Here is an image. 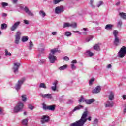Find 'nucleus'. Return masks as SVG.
<instances>
[{"instance_id": "nucleus-14", "label": "nucleus", "mask_w": 126, "mask_h": 126, "mask_svg": "<svg viewBox=\"0 0 126 126\" xmlns=\"http://www.w3.org/2000/svg\"><path fill=\"white\" fill-rule=\"evenodd\" d=\"M64 8L63 6L56 7L55 8V13L57 14L63 12Z\"/></svg>"}, {"instance_id": "nucleus-18", "label": "nucleus", "mask_w": 126, "mask_h": 126, "mask_svg": "<svg viewBox=\"0 0 126 126\" xmlns=\"http://www.w3.org/2000/svg\"><path fill=\"white\" fill-rule=\"evenodd\" d=\"M24 10L26 12V13H27L28 15H30L31 16H33V13L31 12L30 10H29V9L27 7H25L24 8Z\"/></svg>"}, {"instance_id": "nucleus-63", "label": "nucleus", "mask_w": 126, "mask_h": 126, "mask_svg": "<svg viewBox=\"0 0 126 126\" xmlns=\"http://www.w3.org/2000/svg\"><path fill=\"white\" fill-rule=\"evenodd\" d=\"M83 35H86V32H83Z\"/></svg>"}, {"instance_id": "nucleus-47", "label": "nucleus", "mask_w": 126, "mask_h": 126, "mask_svg": "<svg viewBox=\"0 0 126 126\" xmlns=\"http://www.w3.org/2000/svg\"><path fill=\"white\" fill-rule=\"evenodd\" d=\"M92 39H93V36H91L90 38H87L86 39V42H89V41H91V40H92Z\"/></svg>"}, {"instance_id": "nucleus-24", "label": "nucleus", "mask_w": 126, "mask_h": 126, "mask_svg": "<svg viewBox=\"0 0 126 126\" xmlns=\"http://www.w3.org/2000/svg\"><path fill=\"white\" fill-rule=\"evenodd\" d=\"M93 48L94 50H95V51H100V43L94 45Z\"/></svg>"}, {"instance_id": "nucleus-3", "label": "nucleus", "mask_w": 126, "mask_h": 126, "mask_svg": "<svg viewBox=\"0 0 126 126\" xmlns=\"http://www.w3.org/2000/svg\"><path fill=\"white\" fill-rule=\"evenodd\" d=\"M24 81H25V78H22L20 80H18L17 83L15 86V89H16L17 91H19V90H20L21 86L22 84H23V83H24Z\"/></svg>"}, {"instance_id": "nucleus-10", "label": "nucleus", "mask_w": 126, "mask_h": 126, "mask_svg": "<svg viewBox=\"0 0 126 126\" xmlns=\"http://www.w3.org/2000/svg\"><path fill=\"white\" fill-rule=\"evenodd\" d=\"M48 59L51 63H54L57 61V57L55 56V55L53 54H49Z\"/></svg>"}, {"instance_id": "nucleus-45", "label": "nucleus", "mask_w": 126, "mask_h": 126, "mask_svg": "<svg viewBox=\"0 0 126 126\" xmlns=\"http://www.w3.org/2000/svg\"><path fill=\"white\" fill-rule=\"evenodd\" d=\"M1 4L3 7H4L5 6H7V5H8V3L6 2H2Z\"/></svg>"}, {"instance_id": "nucleus-26", "label": "nucleus", "mask_w": 126, "mask_h": 126, "mask_svg": "<svg viewBox=\"0 0 126 126\" xmlns=\"http://www.w3.org/2000/svg\"><path fill=\"white\" fill-rule=\"evenodd\" d=\"M39 88H43V89H47V86L46 84L41 83L39 84Z\"/></svg>"}, {"instance_id": "nucleus-40", "label": "nucleus", "mask_w": 126, "mask_h": 126, "mask_svg": "<svg viewBox=\"0 0 126 126\" xmlns=\"http://www.w3.org/2000/svg\"><path fill=\"white\" fill-rule=\"evenodd\" d=\"M94 81H95V79H94V78L91 79L89 81V85H92V84Z\"/></svg>"}, {"instance_id": "nucleus-36", "label": "nucleus", "mask_w": 126, "mask_h": 126, "mask_svg": "<svg viewBox=\"0 0 126 126\" xmlns=\"http://www.w3.org/2000/svg\"><path fill=\"white\" fill-rule=\"evenodd\" d=\"M46 63L45 59H41L39 61L38 63H39V64L41 65V64H44V63Z\"/></svg>"}, {"instance_id": "nucleus-38", "label": "nucleus", "mask_w": 126, "mask_h": 126, "mask_svg": "<svg viewBox=\"0 0 126 126\" xmlns=\"http://www.w3.org/2000/svg\"><path fill=\"white\" fill-rule=\"evenodd\" d=\"M86 54L88 55L89 57H92V56H93V53L89 50L86 51Z\"/></svg>"}, {"instance_id": "nucleus-20", "label": "nucleus", "mask_w": 126, "mask_h": 126, "mask_svg": "<svg viewBox=\"0 0 126 126\" xmlns=\"http://www.w3.org/2000/svg\"><path fill=\"white\" fill-rule=\"evenodd\" d=\"M80 109H83V106L81 105H79L75 107L74 108L72 111V112H75L76 111H78V110H80Z\"/></svg>"}, {"instance_id": "nucleus-22", "label": "nucleus", "mask_w": 126, "mask_h": 126, "mask_svg": "<svg viewBox=\"0 0 126 126\" xmlns=\"http://www.w3.org/2000/svg\"><path fill=\"white\" fill-rule=\"evenodd\" d=\"M51 53L49 54L55 55L56 53H61V50H58V48H54L51 50Z\"/></svg>"}, {"instance_id": "nucleus-53", "label": "nucleus", "mask_w": 126, "mask_h": 126, "mask_svg": "<svg viewBox=\"0 0 126 126\" xmlns=\"http://www.w3.org/2000/svg\"><path fill=\"white\" fill-rule=\"evenodd\" d=\"M124 114H126V104L125 105V108H124Z\"/></svg>"}, {"instance_id": "nucleus-58", "label": "nucleus", "mask_w": 126, "mask_h": 126, "mask_svg": "<svg viewBox=\"0 0 126 126\" xmlns=\"http://www.w3.org/2000/svg\"><path fill=\"white\" fill-rule=\"evenodd\" d=\"M18 1V0H13V3H16V2H17Z\"/></svg>"}, {"instance_id": "nucleus-15", "label": "nucleus", "mask_w": 126, "mask_h": 126, "mask_svg": "<svg viewBox=\"0 0 126 126\" xmlns=\"http://www.w3.org/2000/svg\"><path fill=\"white\" fill-rule=\"evenodd\" d=\"M20 24V21H18L14 24V25L11 27L10 29L11 31H14L19 26Z\"/></svg>"}, {"instance_id": "nucleus-35", "label": "nucleus", "mask_w": 126, "mask_h": 126, "mask_svg": "<svg viewBox=\"0 0 126 126\" xmlns=\"http://www.w3.org/2000/svg\"><path fill=\"white\" fill-rule=\"evenodd\" d=\"M28 41V37L26 36H24L22 38V41L23 42H27Z\"/></svg>"}, {"instance_id": "nucleus-50", "label": "nucleus", "mask_w": 126, "mask_h": 126, "mask_svg": "<svg viewBox=\"0 0 126 126\" xmlns=\"http://www.w3.org/2000/svg\"><path fill=\"white\" fill-rule=\"evenodd\" d=\"M63 60H64V61H69V58H68L67 56H65L63 57Z\"/></svg>"}, {"instance_id": "nucleus-46", "label": "nucleus", "mask_w": 126, "mask_h": 126, "mask_svg": "<svg viewBox=\"0 0 126 126\" xmlns=\"http://www.w3.org/2000/svg\"><path fill=\"white\" fill-rule=\"evenodd\" d=\"M122 24H123V22H122V21L119 20L118 22V26L121 27V26H122Z\"/></svg>"}, {"instance_id": "nucleus-16", "label": "nucleus", "mask_w": 126, "mask_h": 126, "mask_svg": "<svg viewBox=\"0 0 126 126\" xmlns=\"http://www.w3.org/2000/svg\"><path fill=\"white\" fill-rule=\"evenodd\" d=\"M105 105L106 108H110L114 106V102L112 100H108L105 103Z\"/></svg>"}, {"instance_id": "nucleus-32", "label": "nucleus", "mask_w": 126, "mask_h": 126, "mask_svg": "<svg viewBox=\"0 0 126 126\" xmlns=\"http://www.w3.org/2000/svg\"><path fill=\"white\" fill-rule=\"evenodd\" d=\"M98 122H99V121L97 118L94 119L93 123V126H98Z\"/></svg>"}, {"instance_id": "nucleus-42", "label": "nucleus", "mask_w": 126, "mask_h": 126, "mask_svg": "<svg viewBox=\"0 0 126 126\" xmlns=\"http://www.w3.org/2000/svg\"><path fill=\"white\" fill-rule=\"evenodd\" d=\"M72 103H73V100L72 99H69L68 100L66 104H72Z\"/></svg>"}, {"instance_id": "nucleus-49", "label": "nucleus", "mask_w": 126, "mask_h": 126, "mask_svg": "<svg viewBox=\"0 0 126 126\" xmlns=\"http://www.w3.org/2000/svg\"><path fill=\"white\" fill-rule=\"evenodd\" d=\"M102 4H103V1H100L99 2V4H97V7H100V5H102Z\"/></svg>"}, {"instance_id": "nucleus-25", "label": "nucleus", "mask_w": 126, "mask_h": 126, "mask_svg": "<svg viewBox=\"0 0 126 126\" xmlns=\"http://www.w3.org/2000/svg\"><path fill=\"white\" fill-rule=\"evenodd\" d=\"M57 84H58V82H54L53 83V86L51 87V89L52 90H53V91H56V90H57Z\"/></svg>"}, {"instance_id": "nucleus-28", "label": "nucleus", "mask_w": 126, "mask_h": 126, "mask_svg": "<svg viewBox=\"0 0 126 126\" xmlns=\"http://www.w3.org/2000/svg\"><path fill=\"white\" fill-rule=\"evenodd\" d=\"M119 15L121 16V18L123 19H126V14L125 13H120Z\"/></svg>"}, {"instance_id": "nucleus-8", "label": "nucleus", "mask_w": 126, "mask_h": 126, "mask_svg": "<svg viewBox=\"0 0 126 126\" xmlns=\"http://www.w3.org/2000/svg\"><path fill=\"white\" fill-rule=\"evenodd\" d=\"M40 97H42V98H43L44 99L46 98L50 99H53V94H40Z\"/></svg>"}, {"instance_id": "nucleus-55", "label": "nucleus", "mask_w": 126, "mask_h": 126, "mask_svg": "<svg viewBox=\"0 0 126 126\" xmlns=\"http://www.w3.org/2000/svg\"><path fill=\"white\" fill-rule=\"evenodd\" d=\"M52 35H53V36H56V35H57V32H53L52 33Z\"/></svg>"}, {"instance_id": "nucleus-1", "label": "nucleus", "mask_w": 126, "mask_h": 126, "mask_svg": "<svg viewBox=\"0 0 126 126\" xmlns=\"http://www.w3.org/2000/svg\"><path fill=\"white\" fill-rule=\"evenodd\" d=\"M87 115H88V112L85 111L83 113L80 120L76 121L75 122L72 123L70 124V126H84V124L87 122V120L89 121H91L92 117L89 116L88 118Z\"/></svg>"}, {"instance_id": "nucleus-7", "label": "nucleus", "mask_w": 126, "mask_h": 126, "mask_svg": "<svg viewBox=\"0 0 126 126\" xmlns=\"http://www.w3.org/2000/svg\"><path fill=\"white\" fill-rule=\"evenodd\" d=\"M44 110H49V111H54L56 110V105H51L49 106H47L46 105H43V106Z\"/></svg>"}, {"instance_id": "nucleus-52", "label": "nucleus", "mask_w": 126, "mask_h": 126, "mask_svg": "<svg viewBox=\"0 0 126 126\" xmlns=\"http://www.w3.org/2000/svg\"><path fill=\"white\" fill-rule=\"evenodd\" d=\"M2 16H3V17H6V16H7V14H6L5 13H3Z\"/></svg>"}, {"instance_id": "nucleus-5", "label": "nucleus", "mask_w": 126, "mask_h": 126, "mask_svg": "<svg viewBox=\"0 0 126 126\" xmlns=\"http://www.w3.org/2000/svg\"><path fill=\"white\" fill-rule=\"evenodd\" d=\"M126 54V47L123 46L118 53L119 58H124Z\"/></svg>"}, {"instance_id": "nucleus-9", "label": "nucleus", "mask_w": 126, "mask_h": 126, "mask_svg": "<svg viewBox=\"0 0 126 126\" xmlns=\"http://www.w3.org/2000/svg\"><path fill=\"white\" fill-rule=\"evenodd\" d=\"M65 27H73V28H76V23L74 22L71 24L69 23H65L63 25V28Z\"/></svg>"}, {"instance_id": "nucleus-2", "label": "nucleus", "mask_w": 126, "mask_h": 126, "mask_svg": "<svg viewBox=\"0 0 126 126\" xmlns=\"http://www.w3.org/2000/svg\"><path fill=\"white\" fill-rule=\"evenodd\" d=\"M24 105L21 102H20L17 104V105L14 107V113H19L21 112L23 109Z\"/></svg>"}, {"instance_id": "nucleus-34", "label": "nucleus", "mask_w": 126, "mask_h": 126, "mask_svg": "<svg viewBox=\"0 0 126 126\" xmlns=\"http://www.w3.org/2000/svg\"><path fill=\"white\" fill-rule=\"evenodd\" d=\"M39 14L41 16H42V17H45V16H46V13H45L44 11H40Z\"/></svg>"}, {"instance_id": "nucleus-48", "label": "nucleus", "mask_w": 126, "mask_h": 126, "mask_svg": "<svg viewBox=\"0 0 126 126\" xmlns=\"http://www.w3.org/2000/svg\"><path fill=\"white\" fill-rule=\"evenodd\" d=\"M93 2H94V0H91L90 2V4L91 6L93 7L94 6L93 5Z\"/></svg>"}, {"instance_id": "nucleus-59", "label": "nucleus", "mask_w": 126, "mask_h": 126, "mask_svg": "<svg viewBox=\"0 0 126 126\" xmlns=\"http://www.w3.org/2000/svg\"><path fill=\"white\" fill-rule=\"evenodd\" d=\"M116 5H120V2L116 3Z\"/></svg>"}, {"instance_id": "nucleus-19", "label": "nucleus", "mask_w": 126, "mask_h": 126, "mask_svg": "<svg viewBox=\"0 0 126 126\" xmlns=\"http://www.w3.org/2000/svg\"><path fill=\"white\" fill-rule=\"evenodd\" d=\"M71 63H72V64H71V68L72 69V70H75L76 69V66L74 65V63H77V61L76 60H73Z\"/></svg>"}, {"instance_id": "nucleus-61", "label": "nucleus", "mask_w": 126, "mask_h": 126, "mask_svg": "<svg viewBox=\"0 0 126 126\" xmlns=\"http://www.w3.org/2000/svg\"><path fill=\"white\" fill-rule=\"evenodd\" d=\"M24 115L25 116H26V115H27L26 112H24Z\"/></svg>"}, {"instance_id": "nucleus-11", "label": "nucleus", "mask_w": 126, "mask_h": 126, "mask_svg": "<svg viewBox=\"0 0 126 126\" xmlns=\"http://www.w3.org/2000/svg\"><path fill=\"white\" fill-rule=\"evenodd\" d=\"M49 120L50 117L48 115H43L41 117V124H45V123L49 122Z\"/></svg>"}, {"instance_id": "nucleus-27", "label": "nucleus", "mask_w": 126, "mask_h": 126, "mask_svg": "<svg viewBox=\"0 0 126 126\" xmlns=\"http://www.w3.org/2000/svg\"><path fill=\"white\" fill-rule=\"evenodd\" d=\"M6 28H7V24L3 23L1 25V30H4V29H6Z\"/></svg>"}, {"instance_id": "nucleus-33", "label": "nucleus", "mask_w": 126, "mask_h": 126, "mask_svg": "<svg viewBox=\"0 0 126 126\" xmlns=\"http://www.w3.org/2000/svg\"><path fill=\"white\" fill-rule=\"evenodd\" d=\"M33 42L32 41H30L29 42V50H30V51H31V50H32V48H33Z\"/></svg>"}, {"instance_id": "nucleus-57", "label": "nucleus", "mask_w": 126, "mask_h": 126, "mask_svg": "<svg viewBox=\"0 0 126 126\" xmlns=\"http://www.w3.org/2000/svg\"><path fill=\"white\" fill-rule=\"evenodd\" d=\"M3 112V111L2 110V109L0 108V114H2Z\"/></svg>"}, {"instance_id": "nucleus-39", "label": "nucleus", "mask_w": 126, "mask_h": 126, "mask_svg": "<svg viewBox=\"0 0 126 126\" xmlns=\"http://www.w3.org/2000/svg\"><path fill=\"white\" fill-rule=\"evenodd\" d=\"M65 36L66 37H70L71 36L72 34L70 32H65L64 33Z\"/></svg>"}, {"instance_id": "nucleus-60", "label": "nucleus", "mask_w": 126, "mask_h": 126, "mask_svg": "<svg viewBox=\"0 0 126 126\" xmlns=\"http://www.w3.org/2000/svg\"><path fill=\"white\" fill-rule=\"evenodd\" d=\"M84 31H86V30H87V28H84L83 29Z\"/></svg>"}, {"instance_id": "nucleus-23", "label": "nucleus", "mask_w": 126, "mask_h": 126, "mask_svg": "<svg viewBox=\"0 0 126 126\" xmlns=\"http://www.w3.org/2000/svg\"><path fill=\"white\" fill-rule=\"evenodd\" d=\"M113 27H114V25L112 24H107L105 27V29H106V30H111V29H113Z\"/></svg>"}, {"instance_id": "nucleus-4", "label": "nucleus", "mask_w": 126, "mask_h": 126, "mask_svg": "<svg viewBox=\"0 0 126 126\" xmlns=\"http://www.w3.org/2000/svg\"><path fill=\"white\" fill-rule=\"evenodd\" d=\"M113 35L114 36V44L115 46H119L120 44H121V40L118 37V35H119V32H114Z\"/></svg>"}, {"instance_id": "nucleus-13", "label": "nucleus", "mask_w": 126, "mask_h": 126, "mask_svg": "<svg viewBox=\"0 0 126 126\" xmlns=\"http://www.w3.org/2000/svg\"><path fill=\"white\" fill-rule=\"evenodd\" d=\"M101 90V86H97L94 89H93L92 93L94 94H97V93H100Z\"/></svg>"}, {"instance_id": "nucleus-54", "label": "nucleus", "mask_w": 126, "mask_h": 126, "mask_svg": "<svg viewBox=\"0 0 126 126\" xmlns=\"http://www.w3.org/2000/svg\"><path fill=\"white\" fill-rule=\"evenodd\" d=\"M123 100H126V94H124L123 95Z\"/></svg>"}, {"instance_id": "nucleus-6", "label": "nucleus", "mask_w": 126, "mask_h": 126, "mask_svg": "<svg viewBox=\"0 0 126 126\" xmlns=\"http://www.w3.org/2000/svg\"><path fill=\"white\" fill-rule=\"evenodd\" d=\"M19 67H20V63L18 62L14 63V66L12 68L14 73H18Z\"/></svg>"}, {"instance_id": "nucleus-21", "label": "nucleus", "mask_w": 126, "mask_h": 126, "mask_svg": "<svg viewBox=\"0 0 126 126\" xmlns=\"http://www.w3.org/2000/svg\"><path fill=\"white\" fill-rule=\"evenodd\" d=\"M95 101L94 99H86L85 100V103L87 104V105H90L92 104V103L94 102Z\"/></svg>"}, {"instance_id": "nucleus-31", "label": "nucleus", "mask_w": 126, "mask_h": 126, "mask_svg": "<svg viewBox=\"0 0 126 126\" xmlns=\"http://www.w3.org/2000/svg\"><path fill=\"white\" fill-rule=\"evenodd\" d=\"M27 123H28V119H24L22 121V124L24 125V126H26Z\"/></svg>"}, {"instance_id": "nucleus-44", "label": "nucleus", "mask_w": 126, "mask_h": 126, "mask_svg": "<svg viewBox=\"0 0 126 126\" xmlns=\"http://www.w3.org/2000/svg\"><path fill=\"white\" fill-rule=\"evenodd\" d=\"M28 108L30 110H33L34 109V106L32 104H29Z\"/></svg>"}, {"instance_id": "nucleus-41", "label": "nucleus", "mask_w": 126, "mask_h": 126, "mask_svg": "<svg viewBox=\"0 0 126 126\" xmlns=\"http://www.w3.org/2000/svg\"><path fill=\"white\" fill-rule=\"evenodd\" d=\"M5 56H11V53L10 52H8L7 49H5Z\"/></svg>"}, {"instance_id": "nucleus-37", "label": "nucleus", "mask_w": 126, "mask_h": 126, "mask_svg": "<svg viewBox=\"0 0 126 126\" xmlns=\"http://www.w3.org/2000/svg\"><path fill=\"white\" fill-rule=\"evenodd\" d=\"M85 100H86V99H84V97L83 96H81L80 98L79 99V103H81V102H85Z\"/></svg>"}, {"instance_id": "nucleus-51", "label": "nucleus", "mask_w": 126, "mask_h": 126, "mask_svg": "<svg viewBox=\"0 0 126 126\" xmlns=\"http://www.w3.org/2000/svg\"><path fill=\"white\" fill-rule=\"evenodd\" d=\"M24 23H25V24H29V22L28 20H24Z\"/></svg>"}, {"instance_id": "nucleus-56", "label": "nucleus", "mask_w": 126, "mask_h": 126, "mask_svg": "<svg viewBox=\"0 0 126 126\" xmlns=\"http://www.w3.org/2000/svg\"><path fill=\"white\" fill-rule=\"evenodd\" d=\"M111 67H112V65H111L110 64L107 65V68H111Z\"/></svg>"}, {"instance_id": "nucleus-30", "label": "nucleus", "mask_w": 126, "mask_h": 126, "mask_svg": "<svg viewBox=\"0 0 126 126\" xmlns=\"http://www.w3.org/2000/svg\"><path fill=\"white\" fill-rule=\"evenodd\" d=\"M21 98L23 102H26V101H27V98H26V95L22 94L21 96Z\"/></svg>"}, {"instance_id": "nucleus-29", "label": "nucleus", "mask_w": 126, "mask_h": 126, "mask_svg": "<svg viewBox=\"0 0 126 126\" xmlns=\"http://www.w3.org/2000/svg\"><path fill=\"white\" fill-rule=\"evenodd\" d=\"M66 68H67V65H64L59 67V69L60 70H64V69H66Z\"/></svg>"}, {"instance_id": "nucleus-12", "label": "nucleus", "mask_w": 126, "mask_h": 126, "mask_svg": "<svg viewBox=\"0 0 126 126\" xmlns=\"http://www.w3.org/2000/svg\"><path fill=\"white\" fill-rule=\"evenodd\" d=\"M21 36V33L20 32H18L16 33L15 35V43L17 45L19 44V41H20V37Z\"/></svg>"}, {"instance_id": "nucleus-62", "label": "nucleus", "mask_w": 126, "mask_h": 126, "mask_svg": "<svg viewBox=\"0 0 126 126\" xmlns=\"http://www.w3.org/2000/svg\"><path fill=\"white\" fill-rule=\"evenodd\" d=\"M77 34H79L80 35H81V32H77Z\"/></svg>"}, {"instance_id": "nucleus-17", "label": "nucleus", "mask_w": 126, "mask_h": 126, "mask_svg": "<svg viewBox=\"0 0 126 126\" xmlns=\"http://www.w3.org/2000/svg\"><path fill=\"white\" fill-rule=\"evenodd\" d=\"M108 99L109 101H113L114 99H115V94H114V92H110Z\"/></svg>"}, {"instance_id": "nucleus-43", "label": "nucleus", "mask_w": 126, "mask_h": 126, "mask_svg": "<svg viewBox=\"0 0 126 126\" xmlns=\"http://www.w3.org/2000/svg\"><path fill=\"white\" fill-rule=\"evenodd\" d=\"M61 1H63V0H55L54 1L55 4H58L59 2H61Z\"/></svg>"}, {"instance_id": "nucleus-64", "label": "nucleus", "mask_w": 126, "mask_h": 126, "mask_svg": "<svg viewBox=\"0 0 126 126\" xmlns=\"http://www.w3.org/2000/svg\"><path fill=\"white\" fill-rule=\"evenodd\" d=\"M114 32H117V31H114Z\"/></svg>"}]
</instances>
